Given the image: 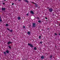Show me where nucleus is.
I'll return each instance as SVG.
<instances>
[{"mask_svg": "<svg viewBox=\"0 0 60 60\" xmlns=\"http://www.w3.org/2000/svg\"><path fill=\"white\" fill-rule=\"evenodd\" d=\"M49 11L50 12H51V11H53V10L52 9L50 8L49 9Z\"/></svg>", "mask_w": 60, "mask_h": 60, "instance_id": "obj_1", "label": "nucleus"}, {"mask_svg": "<svg viewBox=\"0 0 60 60\" xmlns=\"http://www.w3.org/2000/svg\"><path fill=\"white\" fill-rule=\"evenodd\" d=\"M4 54H6V52H4Z\"/></svg>", "mask_w": 60, "mask_h": 60, "instance_id": "obj_15", "label": "nucleus"}, {"mask_svg": "<svg viewBox=\"0 0 60 60\" xmlns=\"http://www.w3.org/2000/svg\"><path fill=\"white\" fill-rule=\"evenodd\" d=\"M54 34H55V35H57V34H56V33H55Z\"/></svg>", "mask_w": 60, "mask_h": 60, "instance_id": "obj_22", "label": "nucleus"}, {"mask_svg": "<svg viewBox=\"0 0 60 60\" xmlns=\"http://www.w3.org/2000/svg\"><path fill=\"white\" fill-rule=\"evenodd\" d=\"M41 59H43L44 58V57L43 56H41Z\"/></svg>", "mask_w": 60, "mask_h": 60, "instance_id": "obj_6", "label": "nucleus"}, {"mask_svg": "<svg viewBox=\"0 0 60 60\" xmlns=\"http://www.w3.org/2000/svg\"><path fill=\"white\" fill-rule=\"evenodd\" d=\"M7 29H8V30H9V29L8 28H7Z\"/></svg>", "mask_w": 60, "mask_h": 60, "instance_id": "obj_30", "label": "nucleus"}, {"mask_svg": "<svg viewBox=\"0 0 60 60\" xmlns=\"http://www.w3.org/2000/svg\"><path fill=\"white\" fill-rule=\"evenodd\" d=\"M52 56L51 55L50 56V58H52Z\"/></svg>", "mask_w": 60, "mask_h": 60, "instance_id": "obj_16", "label": "nucleus"}, {"mask_svg": "<svg viewBox=\"0 0 60 60\" xmlns=\"http://www.w3.org/2000/svg\"><path fill=\"white\" fill-rule=\"evenodd\" d=\"M40 43H42V42H40Z\"/></svg>", "mask_w": 60, "mask_h": 60, "instance_id": "obj_28", "label": "nucleus"}, {"mask_svg": "<svg viewBox=\"0 0 60 60\" xmlns=\"http://www.w3.org/2000/svg\"><path fill=\"white\" fill-rule=\"evenodd\" d=\"M24 1L25 2H26V3H28V1H27V0H25Z\"/></svg>", "mask_w": 60, "mask_h": 60, "instance_id": "obj_8", "label": "nucleus"}, {"mask_svg": "<svg viewBox=\"0 0 60 60\" xmlns=\"http://www.w3.org/2000/svg\"><path fill=\"white\" fill-rule=\"evenodd\" d=\"M6 52L7 53H9V51L8 50H7L6 51Z\"/></svg>", "mask_w": 60, "mask_h": 60, "instance_id": "obj_13", "label": "nucleus"}, {"mask_svg": "<svg viewBox=\"0 0 60 60\" xmlns=\"http://www.w3.org/2000/svg\"><path fill=\"white\" fill-rule=\"evenodd\" d=\"M59 34V35H60V34Z\"/></svg>", "mask_w": 60, "mask_h": 60, "instance_id": "obj_31", "label": "nucleus"}, {"mask_svg": "<svg viewBox=\"0 0 60 60\" xmlns=\"http://www.w3.org/2000/svg\"><path fill=\"white\" fill-rule=\"evenodd\" d=\"M30 13H31L32 14H34V12H33L32 11H30Z\"/></svg>", "mask_w": 60, "mask_h": 60, "instance_id": "obj_5", "label": "nucleus"}, {"mask_svg": "<svg viewBox=\"0 0 60 60\" xmlns=\"http://www.w3.org/2000/svg\"><path fill=\"white\" fill-rule=\"evenodd\" d=\"M10 43H11V44L12 43V42H11L9 41L7 43V44H10Z\"/></svg>", "mask_w": 60, "mask_h": 60, "instance_id": "obj_4", "label": "nucleus"}, {"mask_svg": "<svg viewBox=\"0 0 60 60\" xmlns=\"http://www.w3.org/2000/svg\"><path fill=\"white\" fill-rule=\"evenodd\" d=\"M1 17L0 16V21H2V20L1 19Z\"/></svg>", "mask_w": 60, "mask_h": 60, "instance_id": "obj_18", "label": "nucleus"}, {"mask_svg": "<svg viewBox=\"0 0 60 60\" xmlns=\"http://www.w3.org/2000/svg\"><path fill=\"white\" fill-rule=\"evenodd\" d=\"M6 0H4V1H6Z\"/></svg>", "mask_w": 60, "mask_h": 60, "instance_id": "obj_33", "label": "nucleus"}, {"mask_svg": "<svg viewBox=\"0 0 60 60\" xmlns=\"http://www.w3.org/2000/svg\"><path fill=\"white\" fill-rule=\"evenodd\" d=\"M12 30H11L10 31V32H12Z\"/></svg>", "mask_w": 60, "mask_h": 60, "instance_id": "obj_24", "label": "nucleus"}, {"mask_svg": "<svg viewBox=\"0 0 60 60\" xmlns=\"http://www.w3.org/2000/svg\"><path fill=\"white\" fill-rule=\"evenodd\" d=\"M2 10L3 11H4L5 10V8H2Z\"/></svg>", "mask_w": 60, "mask_h": 60, "instance_id": "obj_7", "label": "nucleus"}, {"mask_svg": "<svg viewBox=\"0 0 60 60\" xmlns=\"http://www.w3.org/2000/svg\"><path fill=\"white\" fill-rule=\"evenodd\" d=\"M15 1H17V0H15Z\"/></svg>", "mask_w": 60, "mask_h": 60, "instance_id": "obj_35", "label": "nucleus"}, {"mask_svg": "<svg viewBox=\"0 0 60 60\" xmlns=\"http://www.w3.org/2000/svg\"><path fill=\"white\" fill-rule=\"evenodd\" d=\"M28 15H29V14L28 13H27L26 14V15H27V16H28Z\"/></svg>", "mask_w": 60, "mask_h": 60, "instance_id": "obj_21", "label": "nucleus"}, {"mask_svg": "<svg viewBox=\"0 0 60 60\" xmlns=\"http://www.w3.org/2000/svg\"><path fill=\"white\" fill-rule=\"evenodd\" d=\"M27 34H30V32H28L27 33Z\"/></svg>", "mask_w": 60, "mask_h": 60, "instance_id": "obj_10", "label": "nucleus"}, {"mask_svg": "<svg viewBox=\"0 0 60 60\" xmlns=\"http://www.w3.org/2000/svg\"><path fill=\"white\" fill-rule=\"evenodd\" d=\"M33 27H35V23H33Z\"/></svg>", "mask_w": 60, "mask_h": 60, "instance_id": "obj_3", "label": "nucleus"}, {"mask_svg": "<svg viewBox=\"0 0 60 60\" xmlns=\"http://www.w3.org/2000/svg\"><path fill=\"white\" fill-rule=\"evenodd\" d=\"M12 5H14V3H12Z\"/></svg>", "mask_w": 60, "mask_h": 60, "instance_id": "obj_25", "label": "nucleus"}, {"mask_svg": "<svg viewBox=\"0 0 60 60\" xmlns=\"http://www.w3.org/2000/svg\"><path fill=\"white\" fill-rule=\"evenodd\" d=\"M37 49V48L36 47H35L34 48V50H36Z\"/></svg>", "mask_w": 60, "mask_h": 60, "instance_id": "obj_11", "label": "nucleus"}, {"mask_svg": "<svg viewBox=\"0 0 60 60\" xmlns=\"http://www.w3.org/2000/svg\"><path fill=\"white\" fill-rule=\"evenodd\" d=\"M8 26V24H6V26Z\"/></svg>", "mask_w": 60, "mask_h": 60, "instance_id": "obj_20", "label": "nucleus"}, {"mask_svg": "<svg viewBox=\"0 0 60 60\" xmlns=\"http://www.w3.org/2000/svg\"><path fill=\"white\" fill-rule=\"evenodd\" d=\"M47 8H48V9H49V7H47Z\"/></svg>", "mask_w": 60, "mask_h": 60, "instance_id": "obj_29", "label": "nucleus"}, {"mask_svg": "<svg viewBox=\"0 0 60 60\" xmlns=\"http://www.w3.org/2000/svg\"><path fill=\"white\" fill-rule=\"evenodd\" d=\"M3 4L4 5L5 4V3H3Z\"/></svg>", "mask_w": 60, "mask_h": 60, "instance_id": "obj_26", "label": "nucleus"}, {"mask_svg": "<svg viewBox=\"0 0 60 60\" xmlns=\"http://www.w3.org/2000/svg\"><path fill=\"white\" fill-rule=\"evenodd\" d=\"M38 23H40V22H41V21L39 20L38 21Z\"/></svg>", "mask_w": 60, "mask_h": 60, "instance_id": "obj_14", "label": "nucleus"}, {"mask_svg": "<svg viewBox=\"0 0 60 60\" xmlns=\"http://www.w3.org/2000/svg\"><path fill=\"white\" fill-rule=\"evenodd\" d=\"M49 28H48V30H49Z\"/></svg>", "mask_w": 60, "mask_h": 60, "instance_id": "obj_34", "label": "nucleus"}, {"mask_svg": "<svg viewBox=\"0 0 60 60\" xmlns=\"http://www.w3.org/2000/svg\"><path fill=\"white\" fill-rule=\"evenodd\" d=\"M8 47L9 48V49H11V47H10V46H8Z\"/></svg>", "mask_w": 60, "mask_h": 60, "instance_id": "obj_17", "label": "nucleus"}, {"mask_svg": "<svg viewBox=\"0 0 60 60\" xmlns=\"http://www.w3.org/2000/svg\"><path fill=\"white\" fill-rule=\"evenodd\" d=\"M35 4V6H36V7H38V6L37 5H36V3L34 4Z\"/></svg>", "mask_w": 60, "mask_h": 60, "instance_id": "obj_9", "label": "nucleus"}, {"mask_svg": "<svg viewBox=\"0 0 60 60\" xmlns=\"http://www.w3.org/2000/svg\"><path fill=\"white\" fill-rule=\"evenodd\" d=\"M28 45L29 46H30V47H33V45H32L30 44H28Z\"/></svg>", "mask_w": 60, "mask_h": 60, "instance_id": "obj_2", "label": "nucleus"}, {"mask_svg": "<svg viewBox=\"0 0 60 60\" xmlns=\"http://www.w3.org/2000/svg\"><path fill=\"white\" fill-rule=\"evenodd\" d=\"M23 28H25V26H23Z\"/></svg>", "mask_w": 60, "mask_h": 60, "instance_id": "obj_23", "label": "nucleus"}, {"mask_svg": "<svg viewBox=\"0 0 60 60\" xmlns=\"http://www.w3.org/2000/svg\"><path fill=\"white\" fill-rule=\"evenodd\" d=\"M41 36H40L39 37V39H41Z\"/></svg>", "mask_w": 60, "mask_h": 60, "instance_id": "obj_19", "label": "nucleus"}, {"mask_svg": "<svg viewBox=\"0 0 60 60\" xmlns=\"http://www.w3.org/2000/svg\"><path fill=\"white\" fill-rule=\"evenodd\" d=\"M18 20H19V19H20V18L19 17H18Z\"/></svg>", "mask_w": 60, "mask_h": 60, "instance_id": "obj_12", "label": "nucleus"}, {"mask_svg": "<svg viewBox=\"0 0 60 60\" xmlns=\"http://www.w3.org/2000/svg\"><path fill=\"white\" fill-rule=\"evenodd\" d=\"M45 19H47V17H45Z\"/></svg>", "mask_w": 60, "mask_h": 60, "instance_id": "obj_27", "label": "nucleus"}, {"mask_svg": "<svg viewBox=\"0 0 60 60\" xmlns=\"http://www.w3.org/2000/svg\"><path fill=\"white\" fill-rule=\"evenodd\" d=\"M60 26V24H59Z\"/></svg>", "mask_w": 60, "mask_h": 60, "instance_id": "obj_36", "label": "nucleus"}, {"mask_svg": "<svg viewBox=\"0 0 60 60\" xmlns=\"http://www.w3.org/2000/svg\"><path fill=\"white\" fill-rule=\"evenodd\" d=\"M21 0H18L19 1H20Z\"/></svg>", "mask_w": 60, "mask_h": 60, "instance_id": "obj_32", "label": "nucleus"}]
</instances>
